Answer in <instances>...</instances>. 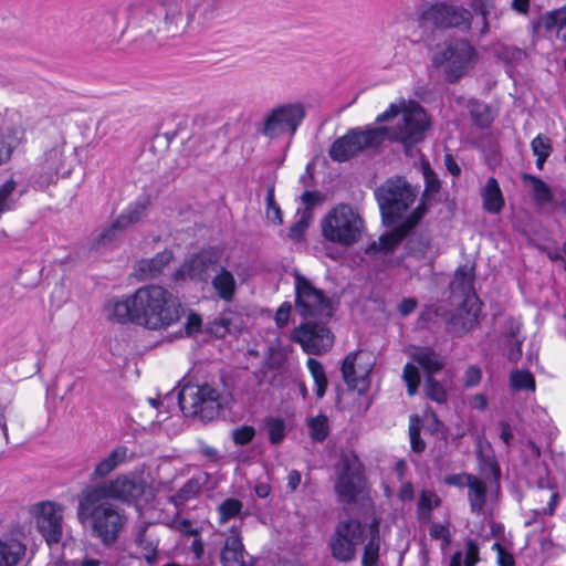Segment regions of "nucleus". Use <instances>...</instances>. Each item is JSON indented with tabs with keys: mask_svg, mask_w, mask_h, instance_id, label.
Returning <instances> with one entry per match:
<instances>
[{
	"mask_svg": "<svg viewBox=\"0 0 566 566\" xmlns=\"http://www.w3.org/2000/svg\"><path fill=\"white\" fill-rule=\"evenodd\" d=\"M522 178L525 182L531 184L532 197L536 205L544 206L553 203L554 192L544 180L531 174H524Z\"/></svg>",
	"mask_w": 566,
	"mask_h": 566,
	"instance_id": "nucleus-33",
	"label": "nucleus"
},
{
	"mask_svg": "<svg viewBox=\"0 0 566 566\" xmlns=\"http://www.w3.org/2000/svg\"><path fill=\"white\" fill-rule=\"evenodd\" d=\"M468 488V500L470 503L471 512L480 513L486 503V484L474 475Z\"/></svg>",
	"mask_w": 566,
	"mask_h": 566,
	"instance_id": "nucleus-37",
	"label": "nucleus"
},
{
	"mask_svg": "<svg viewBox=\"0 0 566 566\" xmlns=\"http://www.w3.org/2000/svg\"><path fill=\"white\" fill-rule=\"evenodd\" d=\"M531 148L534 156L549 157L553 151L551 139L542 134L532 140Z\"/></svg>",
	"mask_w": 566,
	"mask_h": 566,
	"instance_id": "nucleus-54",
	"label": "nucleus"
},
{
	"mask_svg": "<svg viewBox=\"0 0 566 566\" xmlns=\"http://www.w3.org/2000/svg\"><path fill=\"white\" fill-rule=\"evenodd\" d=\"M479 308H465V303L458 308L447 324V331L453 336H461L479 323Z\"/></svg>",
	"mask_w": 566,
	"mask_h": 566,
	"instance_id": "nucleus-24",
	"label": "nucleus"
},
{
	"mask_svg": "<svg viewBox=\"0 0 566 566\" xmlns=\"http://www.w3.org/2000/svg\"><path fill=\"white\" fill-rule=\"evenodd\" d=\"M293 276L296 312L304 318L332 317L334 314L333 303L324 291L317 289L311 280L300 272H295Z\"/></svg>",
	"mask_w": 566,
	"mask_h": 566,
	"instance_id": "nucleus-12",
	"label": "nucleus"
},
{
	"mask_svg": "<svg viewBox=\"0 0 566 566\" xmlns=\"http://www.w3.org/2000/svg\"><path fill=\"white\" fill-rule=\"evenodd\" d=\"M428 128L429 120L421 106L403 108L402 119L394 128L391 139L410 147L423 140Z\"/></svg>",
	"mask_w": 566,
	"mask_h": 566,
	"instance_id": "nucleus-15",
	"label": "nucleus"
},
{
	"mask_svg": "<svg viewBox=\"0 0 566 566\" xmlns=\"http://www.w3.org/2000/svg\"><path fill=\"white\" fill-rule=\"evenodd\" d=\"M291 311L292 304L290 302H284L280 305L275 313V323L277 327L283 328L284 326L287 325Z\"/></svg>",
	"mask_w": 566,
	"mask_h": 566,
	"instance_id": "nucleus-62",
	"label": "nucleus"
},
{
	"mask_svg": "<svg viewBox=\"0 0 566 566\" xmlns=\"http://www.w3.org/2000/svg\"><path fill=\"white\" fill-rule=\"evenodd\" d=\"M125 229L122 226V223L116 218L111 224H108L106 228H104L101 233L95 239V244L97 247L106 245L111 242H113L118 234L124 232Z\"/></svg>",
	"mask_w": 566,
	"mask_h": 566,
	"instance_id": "nucleus-51",
	"label": "nucleus"
},
{
	"mask_svg": "<svg viewBox=\"0 0 566 566\" xmlns=\"http://www.w3.org/2000/svg\"><path fill=\"white\" fill-rule=\"evenodd\" d=\"M475 50L465 39H451L444 42L433 55V64L446 65V78L449 83L460 80L471 67Z\"/></svg>",
	"mask_w": 566,
	"mask_h": 566,
	"instance_id": "nucleus-10",
	"label": "nucleus"
},
{
	"mask_svg": "<svg viewBox=\"0 0 566 566\" xmlns=\"http://www.w3.org/2000/svg\"><path fill=\"white\" fill-rule=\"evenodd\" d=\"M108 317L120 324L134 323L148 329H166L177 323L184 307L172 293L159 285L142 286L125 300L107 306Z\"/></svg>",
	"mask_w": 566,
	"mask_h": 566,
	"instance_id": "nucleus-2",
	"label": "nucleus"
},
{
	"mask_svg": "<svg viewBox=\"0 0 566 566\" xmlns=\"http://www.w3.org/2000/svg\"><path fill=\"white\" fill-rule=\"evenodd\" d=\"M321 230L326 241L348 248L359 241L364 220L349 205L339 203L322 219Z\"/></svg>",
	"mask_w": 566,
	"mask_h": 566,
	"instance_id": "nucleus-5",
	"label": "nucleus"
},
{
	"mask_svg": "<svg viewBox=\"0 0 566 566\" xmlns=\"http://www.w3.org/2000/svg\"><path fill=\"white\" fill-rule=\"evenodd\" d=\"M427 210L428 208L423 203L418 205L399 224L392 226L391 232L382 234L379 238L381 252H392L417 227Z\"/></svg>",
	"mask_w": 566,
	"mask_h": 566,
	"instance_id": "nucleus-20",
	"label": "nucleus"
},
{
	"mask_svg": "<svg viewBox=\"0 0 566 566\" xmlns=\"http://www.w3.org/2000/svg\"><path fill=\"white\" fill-rule=\"evenodd\" d=\"M219 252L213 248L201 249L191 255L175 273L177 280H197L207 282L210 272L213 271L219 263Z\"/></svg>",
	"mask_w": 566,
	"mask_h": 566,
	"instance_id": "nucleus-17",
	"label": "nucleus"
},
{
	"mask_svg": "<svg viewBox=\"0 0 566 566\" xmlns=\"http://www.w3.org/2000/svg\"><path fill=\"white\" fill-rule=\"evenodd\" d=\"M25 553V546L19 541L0 539V566H15Z\"/></svg>",
	"mask_w": 566,
	"mask_h": 566,
	"instance_id": "nucleus-36",
	"label": "nucleus"
},
{
	"mask_svg": "<svg viewBox=\"0 0 566 566\" xmlns=\"http://www.w3.org/2000/svg\"><path fill=\"white\" fill-rule=\"evenodd\" d=\"M291 338L298 343L305 353L312 355L327 352L334 342V336L326 325L312 322L295 327Z\"/></svg>",
	"mask_w": 566,
	"mask_h": 566,
	"instance_id": "nucleus-16",
	"label": "nucleus"
},
{
	"mask_svg": "<svg viewBox=\"0 0 566 566\" xmlns=\"http://www.w3.org/2000/svg\"><path fill=\"white\" fill-rule=\"evenodd\" d=\"M334 485L337 500L342 504H354L364 489V468L359 458L352 451H344L335 465Z\"/></svg>",
	"mask_w": 566,
	"mask_h": 566,
	"instance_id": "nucleus-8",
	"label": "nucleus"
},
{
	"mask_svg": "<svg viewBox=\"0 0 566 566\" xmlns=\"http://www.w3.org/2000/svg\"><path fill=\"white\" fill-rule=\"evenodd\" d=\"M510 384L515 390H535V378L528 370H513L510 376Z\"/></svg>",
	"mask_w": 566,
	"mask_h": 566,
	"instance_id": "nucleus-45",
	"label": "nucleus"
},
{
	"mask_svg": "<svg viewBox=\"0 0 566 566\" xmlns=\"http://www.w3.org/2000/svg\"><path fill=\"white\" fill-rule=\"evenodd\" d=\"M493 8V0H472V9L483 18V30L488 29L486 15Z\"/></svg>",
	"mask_w": 566,
	"mask_h": 566,
	"instance_id": "nucleus-59",
	"label": "nucleus"
},
{
	"mask_svg": "<svg viewBox=\"0 0 566 566\" xmlns=\"http://www.w3.org/2000/svg\"><path fill=\"white\" fill-rule=\"evenodd\" d=\"M323 200V196L318 191H304L301 196V201L305 206L304 209H308V212H312V209L321 203Z\"/></svg>",
	"mask_w": 566,
	"mask_h": 566,
	"instance_id": "nucleus-63",
	"label": "nucleus"
},
{
	"mask_svg": "<svg viewBox=\"0 0 566 566\" xmlns=\"http://www.w3.org/2000/svg\"><path fill=\"white\" fill-rule=\"evenodd\" d=\"M499 57L506 64L516 65L526 59V52L517 46L504 45L499 51Z\"/></svg>",
	"mask_w": 566,
	"mask_h": 566,
	"instance_id": "nucleus-52",
	"label": "nucleus"
},
{
	"mask_svg": "<svg viewBox=\"0 0 566 566\" xmlns=\"http://www.w3.org/2000/svg\"><path fill=\"white\" fill-rule=\"evenodd\" d=\"M412 358L423 369L426 377L433 376L443 368V361L431 347H418Z\"/></svg>",
	"mask_w": 566,
	"mask_h": 566,
	"instance_id": "nucleus-30",
	"label": "nucleus"
},
{
	"mask_svg": "<svg viewBox=\"0 0 566 566\" xmlns=\"http://www.w3.org/2000/svg\"><path fill=\"white\" fill-rule=\"evenodd\" d=\"M87 488L107 501L114 500L123 504L136 505L146 494L148 484L142 475L128 472Z\"/></svg>",
	"mask_w": 566,
	"mask_h": 566,
	"instance_id": "nucleus-9",
	"label": "nucleus"
},
{
	"mask_svg": "<svg viewBox=\"0 0 566 566\" xmlns=\"http://www.w3.org/2000/svg\"><path fill=\"white\" fill-rule=\"evenodd\" d=\"M468 109H469L472 123L475 126H478L480 128H488L492 124L493 116H492L491 108L488 104H485L479 99L471 98L468 102Z\"/></svg>",
	"mask_w": 566,
	"mask_h": 566,
	"instance_id": "nucleus-38",
	"label": "nucleus"
},
{
	"mask_svg": "<svg viewBox=\"0 0 566 566\" xmlns=\"http://www.w3.org/2000/svg\"><path fill=\"white\" fill-rule=\"evenodd\" d=\"M202 319L197 313H190L185 324V332L187 336H192L201 331Z\"/></svg>",
	"mask_w": 566,
	"mask_h": 566,
	"instance_id": "nucleus-61",
	"label": "nucleus"
},
{
	"mask_svg": "<svg viewBox=\"0 0 566 566\" xmlns=\"http://www.w3.org/2000/svg\"><path fill=\"white\" fill-rule=\"evenodd\" d=\"M255 436V429L252 426H242L232 431V440L237 446L250 443Z\"/></svg>",
	"mask_w": 566,
	"mask_h": 566,
	"instance_id": "nucleus-55",
	"label": "nucleus"
},
{
	"mask_svg": "<svg viewBox=\"0 0 566 566\" xmlns=\"http://www.w3.org/2000/svg\"><path fill=\"white\" fill-rule=\"evenodd\" d=\"M172 258V252L166 249L161 252H158L151 259L140 260L136 266V271L142 279L156 277L163 272L165 266L169 264Z\"/></svg>",
	"mask_w": 566,
	"mask_h": 566,
	"instance_id": "nucleus-25",
	"label": "nucleus"
},
{
	"mask_svg": "<svg viewBox=\"0 0 566 566\" xmlns=\"http://www.w3.org/2000/svg\"><path fill=\"white\" fill-rule=\"evenodd\" d=\"M387 127H354L332 144L328 155L332 160L345 163L365 150L379 148L388 136Z\"/></svg>",
	"mask_w": 566,
	"mask_h": 566,
	"instance_id": "nucleus-6",
	"label": "nucleus"
},
{
	"mask_svg": "<svg viewBox=\"0 0 566 566\" xmlns=\"http://www.w3.org/2000/svg\"><path fill=\"white\" fill-rule=\"evenodd\" d=\"M423 179L424 190L422 192L421 202L419 205L423 203L427 207L424 200L439 193L441 182L437 174L430 168L429 165L423 166Z\"/></svg>",
	"mask_w": 566,
	"mask_h": 566,
	"instance_id": "nucleus-46",
	"label": "nucleus"
},
{
	"mask_svg": "<svg viewBox=\"0 0 566 566\" xmlns=\"http://www.w3.org/2000/svg\"><path fill=\"white\" fill-rule=\"evenodd\" d=\"M483 209L489 213H499L504 207V198L497 180L490 177L481 190Z\"/></svg>",
	"mask_w": 566,
	"mask_h": 566,
	"instance_id": "nucleus-26",
	"label": "nucleus"
},
{
	"mask_svg": "<svg viewBox=\"0 0 566 566\" xmlns=\"http://www.w3.org/2000/svg\"><path fill=\"white\" fill-rule=\"evenodd\" d=\"M423 390L426 396L437 403H444L447 401V390L433 376L424 378Z\"/></svg>",
	"mask_w": 566,
	"mask_h": 566,
	"instance_id": "nucleus-47",
	"label": "nucleus"
},
{
	"mask_svg": "<svg viewBox=\"0 0 566 566\" xmlns=\"http://www.w3.org/2000/svg\"><path fill=\"white\" fill-rule=\"evenodd\" d=\"M481 369L474 365L470 366L463 376L465 387H474L481 381Z\"/></svg>",
	"mask_w": 566,
	"mask_h": 566,
	"instance_id": "nucleus-64",
	"label": "nucleus"
},
{
	"mask_svg": "<svg viewBox=\"0 0 566 566\" xmlns=\"http://www.w3.org/2000/svg\"><path fill=\"white\" fill-rule=\"evenodd\" d=\"M381 536L379 525L374 521L369 525L368 541L364 546L361 566H375L380 555Z\"/></svg>",
	"mask_w": 566,
	"mask_h": 566,
	"instance_id": "nucleus-29",
	"label": "nucleus"
},
{
	"mask_svg": "<svg viewBox=\"0 0 566 566\" xmlns=\"http://www.w3.org/2000/svg\"><path fill=\"white\" fill-rule=\"evenodd\" d=\"M479 473L491 485L500 486L501 468L493 455L478 454Z\"/></svg>",
	"mask_w": 566,
	"mask_h": 566,
	"instance_id": "nucleus-35",
	"label": "nucleus"
},
{
	"mask_svg": "<svg viewBox=\"0 0 566 566\" xmlns=\"http://www.w3.org/2000/svg\"><path fill=\"white\" fill-rule=\"evenodd\" d=\"M359 352H350L343 360L342 377L350 389H358L359 384H366L368 379V370L360 377L356 376V360Z\"/></svg>",
	"mask_w": 566,
	"mask_h": 566,
	"instance_id": "nucleus-34",
	"label": "nucleus"
},
{
	"mask_svg": "<svg viewBox=\"0 0 566 566\" xmlns=\"http://www.w3.org/2000/svg\"><path fill=\"white\" fill-rule=\"evenodd\" d=\"M245 324L242 315L228 308L219 317L209 321L206 324L205 332L217 338H224L229 334H239L243 331Z\"/></svg>",
	"mask_w": 566,
	"mask_h": 566,
	"instance_id": "nucleus-21",
	"label": "nucleus"
},
{
	"mask_svg": "<svg viewBox=\"0 0 566 566\" xmlns=\"http://www.w3.org/2000/svg\"><path fill=\"white\" fill-rule=\"evenodd\" d=\"M307 368L314 380L315 395L318 399H322L325 396L328 386L325 369L322 363L314 358H308Z\"/></svg>",
	"mask_w": 566,
	"mask_h": 566,
	"instance_id": "nucleus-41",
	"label": "nucleus"
},
{
	"mask_svg": "<svg viewBox=\"0 0 566 566\" xmlns=\"http://www.w3.org/2000/svg\"><path fill=\"white\" fill-rule=\"evenodd\" d=\"M308 436L315 442H323L329 434L328 419L319 413L307 420Z\"/></svg>",
	"mask_w": 566,
	"mask_h": 566,
	"instance_id": "nucleus-42",
	"label": "nucleus"
},
{
	"mask_svg": "<svg viewBox=\"0 0 566 566\" xmlns=\"http://www.w3.org/2000/svg\"><path fill=\"white\" fill-rule=\"evenodd\" d=\"M38 530L49 546L59 544L62 539L61 506L53 502H41L35 505Z\"/></svg>",
	"mask_w": 566,
	"mask_h": 566,
	"instance_id": "nucleus-18",
	"label": "nucleus"
},
{
	"mask_svg": "<svg viewBox=\"0 0 566 566\" xmlns=\"http://www.w3.org/2000/svg\"><path fill=\"white\" fill-rule=\"evenodd\" d=\"M178 403L185 415L210 422L220 417L226 398L216 388L205 384L184 387L178 395Z\"/></svg>",
	"mask_w": 566,
	"mask_h": 566,
	"instance_id": "nucleus-7",
	"label": "nucleus"
},
{
	"mask_svg": "<svg viewBox=\"0 0 566 566\" xmlns=\"http://www.w3.org/2000/svg\"><path fill=\"white\" fill-rule=\"evenodd\" d=\"M429 534L433 539H443L444 545L451 543V534L448 524L432 523Z\"/></svg>",
	"mask_w": 566,
	"mask_h": 566,
	"instance_id": "nucleus-57",
	"label": "nucleus"
},
{
	"mask_svg": "<svg viewBox=\"0 0 566 566\" xmlns=\"http://www.w3.org/2000/svg\"><path fill=\"white\" fill-rule=\"evenodd\" d=\"M364 536L365 527L360 521L348 518L338 522L328 541L332 557L338 563L353 562Z\"/></svg>",
	"mask_w": 566,
	"mask_h": 566,
	"instance_id": "nucleus-13",
	"label": "nucleus"
},
{
	"mask_svg": "<svg viewBox=\"0 0 566 566\" xmlns=\"http://www.w3.org/2000/svg\"><path fill=\"white\" fill-rule=\"evenodd\" d=\"M410 446L411 450L416 453H421L426 449V442L421 439L419 427L411 424L409 427Z\"/></svg>",
	"mask_w": 566,
	"mask_h": 566,
	"instance_id": "nucleus-60",
	"label": "nucleus"
},
{
	"mask_svg": "<svg viewBox=\"0 0 566 566\" xmlns=\"http://www.w3.org/2000/svg\"><path fill=\"white\" fill-rule=\"evenodd\" d=\"M306 116L303 103H283L273 107L264 117L258 133L271 139L293 136Z\"/></svg>",
	"mask_w": 566,
	"mask_h": 566,
	"instance_id": "nucleus-11",
	"label": "nucleus"
},
{
	"mask_svg": "<svg viewBox=\"0 0 566 566\" xmlns=\"http://www.w3.org/2000/svg\"><path fill=\"white\" fill-rule=\"evenodd\" d=\"M441 504V499L433 492L422 490L417 504L418 520L428 523L432 518V510Z\"/></svg>",
	"mask_w": 566,
	"mask_h": 566,
	"instance_id": "nucleus-39",
	"label": "nucleus"
},
{
	"mask_svg": "<svg viewBox=\"0 0 566 566\" xmlns=\"http://www.w3.org/2000/svg\"><path fill=\"white\" fill-rule=\"evenodd\" d=\"M542 25L545 30L552 31L555 28H563L566 25V6L546 12L542 17Z\"/></svg>",
	"mask_w": 566,
	"mask_h": 566,
	"instance_id": "nucleus-49",
	"label": "nucleus"
},
{
	"mask_svg": "<svg viewBox=\"0 0 566 566\" xmlns=\"http://www.w3.org/2000/svg\"><path fill=\"white\" fill-rule=\"evenodd\" d=\"M136 544L142 549L145 560L153 565L157 560L158 544L148 538L145 533L138 535Z\"/></svg>",
	"mask_w": 566,
	"mask_h": 566,
	"instance_id": "nucleus-50",
	"label": "nucleus"
},
{
	"mask_svg": "<svg viewBox=\"0 0 566 566\" xmlns=\"http://www.w3.org/2000/svg\"><path fill=\"white\" fill-rule=\"evenodd\" d=\"M149 205L150 197L148 195H142L135 201L130 202L117 217L124 229L126 230L130 226L139 222L146 214Z\"/></svg>",
	"mask_w": 566,
	"mask_h": 566,
	"instance_id": "nucleus-27",
	"label": "nucleus"
},
{
	"mask_svg": "<svg viewBox=\"0 0 566 566\" xmlns=\"http://www.w3.org/2000/svg\"><path fill=\"white\" fill-rule=\"evenodd\" d=\"M77 518L91 527L93 537L103 545L115 544L127 523L125 511L87 486L78 494Z\"/></svg>",
	"mask_w": 566,
	"mask_h": 566,
	"instance_id": "nucleus-3",
	"label": "nucleus"
},
{
	"mask_svg": "<svg viewBox=\"0 0 566 566\" xmlns=\"http://www.w3.org/2000/svg\"><path fill=\"white\" fill-rule=\"evenodd\" d=\"M406 239V252L408 255L417 260H423L427 258V254L431 249L432 241L429 233H410Z\"/></svg>",
	"mask_w": 566,
	"mask_h": 566,
	"instance_id": "nucleus-32",
	"label": "nucleus"
},
{
	"mask_svg": "<svg viewBox=\"0 0 566 566\" xmlns=\"http://www.w3.org/2000/svg\"><path fill=\"white\" fill-rule=\"evenodd\" d=\"M128 448L118 446L113 449L104 459L95 464L94 470L90 474L91 481L104 480L122 464L128 462Z\"/></svg>",
	"mask_w": 566,
	"mask_h": 566,
	"instance_id": "nucleus-22",
	"label": "nucleus"
},
{
	"mask_svg": "<svg viewBox=\"0 0 566 566\" xmlns=\"http://www.w3.org/2000/svg\"><path fill=\"white\" fill-rule=\"evenodd\" d=\"M479 546L475 541L468 538L465 541L464 566H475L479 562Z\"/></svg>",
	"mask_w": 566,
	"mask_h": 566,
	"instance_id": "nucleus-58",
	"label": "nucleus"
},
{
	"mask_svg": "<svg viewBox=\"0 0 566 566\" xmlns=\"http://www.w3.org/2000/svg\"><path fill=\"white\" fill-rule=\"evenodd\" d=\"M300 214L297 221H295L289 230V238L294 241H301L304 237L306 229L313 218V212H308V209L297 210Z\"/></svg>",
	"mask_w": 566,
	"mask_h": 566,
	"instance_id": "nucleus-48",
	"label": "nucleus"
},
{
	"mask_svg": "<svg viewBox=\"0 0 566 566\" xmlns=\"http://www.w3.org/2000/svg\"><path fill=\"white\" fill-rule=\"evenodd\" d=\"M244 545L238 527H231L229 535L221 549L220 559L223 566H244Z\"/></svg>",
	"mask_w": 566,
	"mask_h": 566,
	"instance_id": "nucleus-23",
	"label": "nucleus"
},
{
	"mask_svg": "<svg viewBox=\"0 0 566 566\" xmlns=\"http://www.w3.org/2000/svg\"><path fill=\"white\" fill-rule=\"evenodd\" d=\"M473 476V474L465 472L448 474L444 476L443 483L450 486L463 488L469 485Z\"/></svg>",
	"mask_w": 566,
	"mask_h": 566,
	"instance_id": "nucleus-56",
	"label": "nucleus"
},
{
	"mask_svg": "<svg viewBox=\"0 0 566 566\" xmlns=\"http://www.w3.org/2000/svg\"><path fill=\"white\" fill-rule=\"evenodd\" d=\"M243 510V503L235 497H228L217 506L219 524H226L230 520L240 516Z\"/></svg>",
	"mask_w": 566,
	"mask_h": 566,
	"instance_id": "nucleus-43",
	"label": "nucleus"
},
{
	"mask_svg": "<svg viewBox=\"0 0 566 566\" xmlns=\"http://www.w3.org/2000/svg\"><path fill=\"white\" fill-rule=\"evenodd\" d=\"M424 23H431L438 29H458L467 32L471 29L473 15L462 6L449 2H436L421 14Z\"/></svg>",
	"mask_w": 566,
	"mask_h": 566,
	"instance_id": "nucleus-14",
	"label": "nucleus"
},
{
	"mask_svg": "<svg viewBox=\"0 0 566 566\" xmlns=\"http://www.w3.org/2000/svg\"><path fill=\"white\" fill-rule=\"evenodd\" d=\"M72 167L67 165L64 158V150L62 145H56L45 151L43 161L40 164V170L34 176V182L41 188L55 184L59 177H69Z\"/></svg>",
	"mask_w": 566,
	"mask_h": 566,
	"instance_id": "nucleus-19",
	"label": "nucleus"
},
{
	"mask_svg": "<svg viewBox=\"0 0 566 566\" xmlns=\"http://www.w3.org/2000/svg\"><path fill=\"white\" fill-rule=\"evenodd\" d=\"M475 265H459L453 274L451 286L454 291L461 292L467 296L465 303L470 301V294L474 290Z\"/></svg>",
	"mask_w": 566,
	"mask_h": 566,
	"instance_id": "nucleus-28",
	"label": "nucleus"
},
{
	"mask_svg": "<svg viewBox=\"0 0 566 566\" xmlns=\"http://www.w3.org/2000/svg\"><path fill=\"white\" fill-rule=\"evenodd\" d=\"M266 214L268 218L274 222L282 223V211L280 206L275 202L274 198V186H269L266 191Z\"/></svg>",
	"mask_w": 566,
	"mask_h": 566,
	"instance_id": "nucleus-53",
	"label": "nucleus"
},
{
	"mask_svg": "<svg viewBox=\"0 0 566 566\" xmlns=\"http://www.w3.org/2000/svg\"><path fill=\"white\" fill-rule=\"evenodd\" d=\"M211 284L221 300L226 302H231L233 300L237 283L233 274L229 270L222 266L212 279Z\"/></svg>",
	"mask_w": 566,
	"mask_h": 566,
	"instance_id": "nucleus-31",
	"label": "nucleus"
},
{
	"mask_svg": "<svg viewBox=\"0 0 566 566\" xmlns=\"http://www.w3.org/2000/svg\"><path fill=\"white\" fill-rule=\"evenodd\" d=\"M202 481L200 478L192 476L170 497V501L176 505H184L191 499H195L201 491Z\"/></svg>",
	"mask_w": 566,
	"mask_h": 566,
	"instance_id": "nucleus-40",
	"label": "nucleus"
},
{
	"mask_svg": "<svg viewBox=\"0 0 566 566\" xmlns=\"http://www.w3.org/2000/svg\"><path fill=\"white\" fill-rule=\"evenodd\" d=\"M217 8V0H195L184 13L179 0H138L127 7V19L128 23L144 29L146 35L161 41L184 33L196 14L205 24L213 18Z\"/></svg>",
	"mask_w": 566,
	"mask_h": 566,
	"instance_id": "nucleus-1",
	"label": "nucleus"
},
{
	"mask_svg": "<svg viewBox=\"0 0 566 566\" xmlns=\"http://www.w3.org/2000/svg\"><path fill=\"white\" fill-rule=\"evenodd\" d=\"M268 431L269 441L273 446H279L283 442L286 436V424L282 418L269 417L264 421Z\"/></svg>",
	"mask_w": 566,
	"mask_h": 566,
	"instance_id": "nucleus-44",
	"label": "nucleus"
},
{
	"mask_svg": "<svg viewBox=\"0 0 566 566\" xmlns=\"http://www.w3.org/2000/svg\"><path fill=\"white\" fill-rule=\"evenodd\" d=\"M417 196V188L412 187L403 177L388 178L375 190L382 223L387 227L397 224L403 213L413 205Z\"/></svg>",
	"mask_w": 566,
	"mask_h": 566,
	"instance_id": "nucleus-4",
	"label": "nucleus"
}]
</instances>
